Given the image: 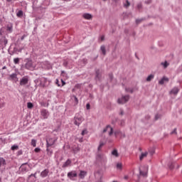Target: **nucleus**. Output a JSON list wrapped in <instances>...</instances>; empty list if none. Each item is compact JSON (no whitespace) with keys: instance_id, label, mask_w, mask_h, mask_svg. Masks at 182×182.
<instances>
[{"instance_id":"nucleus-1","label":"nucleus","mask_w":182,"mask_h":182,"mask_svg":"<svg viewBox=\"0 0 182 182\" xmlns=\"http://www.w3.org/2000/svg\"><path fill=\"white\" fill-rule=\"evenodd\" d=\"M24 68L25 69H27V70H35V68H36V64L33 63V61H32V60L26 59Z\"/></svg>"},{"instance_id":"nucleus-2","label":"nucleus","mask_w":182,"mask_h":182,"mask_svg":"<svg viewBox=\"0 0 182 182\" xmlns=\"http://www.w3.org/2000/svg\"><path fill=\"white\" fill-rule=\"evenodd\" d=\"M83 120H85L83 117L79 114H77L74 117V124H75V126H80Z\"/></svg>"},{"instance_id":"nucleus-3","label":"nucleus","mask_w":182,"mask_h":182,"mask_svg":"<svg viewBox=\"0 0 182 182\" xmlns=\"http://www.w3.org/2000/svg\"><path fill=\"white\" fill-rule=\"evenodd\" d=\"M102 69L96 68L95 69V80L96 82H100L102 80Z\"/></svg>"},{"instance_id":"nucleus-4","label":"nucleus","mask_w":182,"mask_h":182,"mask_svg":"<svg viewBox=\"0 0 182 182\" xmlns=\"http://www.w3.org/2000/svg\"><path fill=\"white\" fill-rule=\"evenodd\" d=\"M56 143V139L53 138H49L46 139V151H49V147L53 146Z\"/></svg>"},{"instance_id":"nucleus-5","label":"nucleus","mask_w":182,"mask_h":182,"mask_svg":"<svg viewBox=\"0 0 182 182\" xmlns=\"http://www.w3.org/2000/svg\"><path fill=\"white\" fill-rule=\"evenodd\" d=\"M129 99H130V96H123L122 98H119L117 100V103H119V105H124V103H127V102H129Z\"/></svg>"},{"instance_id":"nucleus-6","label":"nucleus","mask_w":182,"mask_h":182,"mask_svg":"<svg viewBox=\"0 0 182 182\" xmlns=\"http://www.w3.org/2000/svg\"><path fill=\"white\" fill-rule=\"evenodd\" d=\"M29 82V77L28 76H24L20 80V85L25 86V85H28Z\"/></svg>"},{"instance_id":"nucleus-7","label":"nucleus","mask_w":182,"mask_h":182,"mask_svg":"<svg viewBox=\"0 0 182 182\" xmlns=\"http://www.w3.org/2000/svg\"><path fill=\"white\" fill-rule=\"evenodd\" d=\"M67 176L70 180H73L75 177H77V173H76V171H71L68 173Z\"/></svg>"},{"instance_id":"nucleus-8","label":"nucleus","mask_w":182,"mask_h":182,"mask_svg":"<svg viewBox=\"0 0 182 182\" xmlns=\"http://www.w3.org/2000/svg\"><path fill=\"white\" fill-rule=\"evenodd\" d=\"M41 115L43 119H48L49 117V111L45 109H41Z\"/></svg>"},{"instance_id":"nucleus-9","label":"nucleus","mask_w":182,"mask_h":182,"mask_svg":"<svg viewBox=\"0 0 182 182\" xmlns=\"http://www.w3.org/2000/svg\"><path fill=\"white\" fill-rule=\"evenodd\" d=\"M105 159H106V156H105L104 154H100V153H97L96 155V159L97 160V161H103V160H105Z\"/></svg>"},{"instance_id":"nucleus-10","label":"nucleus","mask_w":182,"mask_h":182,"mask_svg":"<svg viewBox=\"0 0 182 182\" xmlns=\"http://www.w3.org/2000/svg\"><path fill=\"white\" fill-rule=\"evenodd\" d=\"M26 164H28V163H25V164H23L20 168L21 170V171H29V166H26Z\"/></svg>"},{"instance_id":"nucleus-11","label":"nucleus","mask_w":182,"mask_h":182,"mask_svg":"<svg viewBox=\"0 0 182 182\" xmlns=\"http://www.w3.org/2000/svg\"><path fill=\"white\" fill-rule=\"evenodd\" d=\"M10 80H14V82H18V75L16 73H12L9 75Z\"/></svg>"},{"instance_id":"nucleus-12","label":"nucleus","mask_w":182,"mask_h":182,"mask_svg":"<svg viewBox=\"0 0 182 182\" xmlns=\"http://www.w3.org/2000/svg\"><path fill=\"white\" fill-rule=\"evenodd\" d=\"M46 82H48V79L43 77L41 78L40 80V86L41 87H45L46 85Z\"/></svg>"},{"instance_id":"nucleus-13","label":"nucleus","mask_w":182,"mask_h":182,"mask_svg":"<svg viewBox=\"0 0 182 182\" xmlns=\"http://www.w3.org/2000/svg\"><path fill=\"white\" fill-rule=\"evenodd\" d=\"M180 92V90L177 87H174L171 91H170V95H177Z\"/></svg>"},{"instance_id":"nucleus-14","label":"nucleus","mask_w":182,"mask_h":182,"mask_svg":"<svg viewBox=\"0 0 182 182\" xmlns=\"http://www.w3.org/2000/svg\"><path fill=\"white\" fill-rule=\"evenodd\" d=\"M48 174H49V169H45L41 173V177L45 178V177H48Z\"/></svg>"},{"instance_id":"nucleus-15","label":"nucleus","mask_w":182,"mask_h":182,"mask_svg":"<svg viewBox=\"0 0 182 182\" xmlns=\"http://www.w3.org/2000/svg\"><path fill=\"white\" fill-rule=\"evenodd\" d=\"M43 65H44L43 68L45 69H52V64L49 63L48 61L43 62Z\"/></svg>"},{"instance_id":"nucleus-16","label":"nucleus","mask_w":182,"mask_h":182,"mask_svg":"<svg viewBox=\"0 0 182 182\" xmlns=\"http://www.w3.org/2000/svg\"><path fill=\"white\" fill-rule=\"evenodd\" d=\"M107 129H110L109 136H112V134H113V129L110 127V125H107V127L103 129V133H106V132H107Z\"/></svg>"},{"instance_id":"nucleus-17","label":"nucleus","mask_w":182,"mask_h":182,"mask_svg":"<svg viewBox=\"0 0 182 182\" xmlns=\"http://www.w3.org/2000/svg\"><path fill=\"white\" fill-rule=\"evenodd\" d=\"M87 174V173L85 171H80L78 177H80V178L83 179L85 177H86V175Z\"/></svg>"},{"instance_id":"nucleus-18","label":"nucleus","mask_w":182,"mask_h":182,"mask_svg":"<svg viewBox=\"0 0 182 182\" xmlns=\"http://www.w3.org/2000/svg\"><path fill=\"white\" fill-rule=\"evenodd\" d=\"M72 164V161L70 159H68L63 165V168H66V167L70 166Z\"/></svg>"},{"instance_id":"nucleus-19","label":"nucleus","mask_w":182,"mask_h":182,"mask_svg":"<svg viewBox=\"0 0 182 182\" xmlns=\"http://www.w3.org/2000/svg\"><path fill=\"white\" fill-rule=\"evenodd\" d=\"M4 166H6V161L3 157L0 158V167H4Z\"/></svg>"},{"instance_id":"nucleus-20","label":"nucleus","mask_w":182,"mask_h":182,"mask_svg":"<svg viewBox=\"0 0 182 182\" xmlns=\"http://www.w3.org/2000/svg\"><path fill=\"white\" fill-rule=\"evenodd\" d=\"M100 51L102 52L103 56H106V46L105 45L101 46Z\"/></svg>"},{"instance_id":"nucleus-21","label":"nucleus","mask_w":182,"mask_h":182,"mask_svg":"<svg viewBox=\"0 0 182 182\" xmlns=\"http://www.w3.org/2000/svg\"><path fill=\"white\" fill-rule=\"evenodd\" d=\"M1 45H4V46H6V45L8 44V39H6V38L3 37L1 39Z\"/></svg>"},{"instance_id":"nucleus-22","label":"nucleus","mask_w":182,"mask_h":182,"mask_svg":"<svg viewBox=\"0 0 182 182\" xmlns=\"http://www.w3.org/2000/svg\"><path fill=\"white\" fill-rule=\"evenodd\" d=\"M165 82H168V77H164L159 81V85H163Z\"/></svg>"},{"instance_id":"nucleus-23","label":"nucleus","mask_w":182,"mask_h":182,"mask_svg":"<svg viewBox=\"0 0 182 182\" xmlns=\"http://www.w3.org/2000/svg\"><path fill=\"white\" fill-rule=\"evenodd\" d=\"M147 154H149V152L141 153L139 156L140 161H142L143 159H145V157H147Z\"/></svg>"},{"instance_id":"nucleus-24","label":"nucleus","mask_w":182,"mask_h":182,"mask_svg":"<svg viewBox=\"0 0 182 182\" xmlns=\"http://www.w3.org/2000/svg\"><path fill=\"white\" fill-rule=\"evenodd\" d=\"M82 17H83L85 19H87V20L92 19V14H84L82 15Z\"/></svg>"},{"instance_id":"nucleus-25","label":"nucleus","mask_w":182,"mask_h":182,"mask_svg":"<svg viewBox=\"0 0 182 182\" xmlns=\"http://www.w3.org/2000/svg\"><path fill=\"white\" fill-rule=\"evenodd\" d=\"M103 146H105V142L100 141V145L98 146V148H97V151H102V149Z\"/></svg>"},{"instance_id":"nucleus-26","label":"nucleus","mask_w":182,"mask_h":182,"mask_svg":"<svg viewBox=\"0 0 182 182\" xmlns=\"http://www.w3.org/2000/svg\"><path fill=\"white\" fill-rule=\"evenodd\" d=\"M100 176V180L97 181L96 182H103V181H102V175L100 174V172L97 171L95 173V176L97 177Z\"/></svg>"},{"instance_id":"nucleus-27","label":"nucleus","mask_w":182,"mask_h":182,"mask_svg":"<svg viewBox=\"0 0 182 182\" xmlns=\"http://www.w3.org/2000/svg\"><path fill=\"white\" fill-rule=\"evenodd\" d=\"M161 65L164 66V69H167L168 68L170 63H168L167 61H164V63H161Z\"/></svg>"},{"instance_id":"nucleus-28","label":"nucleus","mask_w":182,"mask_h":182,"mask_svg":"<svg viewBox=\"0 0 182 182\" xmlns=\"http://www.w3.org/2000/svg\"><path fill=\"white\" fill-rule=\"evenodd\" d=\"M112 155L114 156V157H119V152L117 151V149H114L112 151Z\"/></svg>"},{"instance_id":"nucleus-29","label":"nucleus","mask_w":182,"mask_h":182,"mask_svg":"<svg viewBox=\"0 0 182 182\" xmlns=\"http://www.w3.org/2000/svg\"><path fill=\"white\" fill-rule=\"evenodd\" d=\"M152 79H154V75L151 74L146 77V82H151Z\"/></svg>"},{"instance_id":"nucleus-30","label":"nucleus","mask_w":182,"mask_h":182,"mask_svg":"<svg viewBox=\"0 0 182 182\" xmlns=\"http://www.w3.org/2000/svg\"><path fill=\"white\" fill-rule=\"evenodd\" d=\"M16 16H18V18H22V16H23V11H22V10L18 11L16 13Z\"/></svg>"},{"instance_id":"nucleus-31","label":"nucleus","mask_w":182,"mask_h":182,"mask_svg":"<svg viewBox=\"0 0 182 182\" xmlns=\"http://www.w3.org/2000/svg\"><path fill=\"white\" fill-rule=\"evenodd\" d=\"M129 6H130V1H129V0H126V2L124 3V8H126V9H127Z\"/></svg>"},{"instance_id":"nucleus-32","label":"nucleus","mask_w":182,"mask_h":182,"mask_svg":"<svg viewBox=\"0 0 182 182\" xmlns=\"http://www.w3.org/2000/svg\"><path fill=\"white\" fill-rule=\"evenodd\" d=\"M108 77L109 79V82H112L114 79L113 73H109Z\"/></svg>"},{"instance_id":"nucleus-33","label":"nucleus","mask_w":182,"mask_h":182,"mask_svg":"<svg viewBox=\"0 0 182 182\" xmlns=\"http://www.w3.org/2000/svg\"><path fill=\"white\" fill-rule=\"evenodd\" d=\"M149 153L150 156H153V154H154V153H156L154 148L149 149Z\"/></svg>"},{"instance_id":"nucleus-34","label":"nucleus","mask_w":182,"mask_h":182,"mask_svg":"<svg viewBox=\"0 0 182 182\" xmlns=\"http://www.w3.org/2000/svg\"><path fill=\"white\" fill-rule=\"evenodd\" d=\"M11 150L14 151V150H18L19 149V146L16 144H14L11 146Z\"/></svg>"},{"instance_id":"nucleus-35","label":"nucleus","mask_w":182,"mask_h":182,"mask_svg":"<svg viewBox=\"0 0 182 182\" xmlns=\"http://www.w3.org/2000/svg\"><path fill=\"white\" fill-rule=\"evenodd\" d=\"M31 146L33 147H36V140H35V139L31 140Z\"/></svg>"},{"instance_id":"nucleus-36","label":"nucleus","mask_w":182,"mask_h":182,"mask_svg":"<svg viewBox=\"0 0 182 182\" xmlns=\"http://www.w3.org/2000/svg\"><path fill=\"white\" fill-rule=\"evenodd\" d=\"M119 134H122V131L120 130H117L114 132V135L117 137V136H119Z\"/></svg>"},{"instance_id":"nucleus-37","label":"nucleus","mask_w":182,"mask_h":182,"mask_svg":"<svg viewBox=\"0 0 182 182\" xmlns=\"http://www.w3.org/2000/svg\"><path fill=\"white\" fill-rule=\"evenodd\" d=\"M139 174L140 176H143V177H146L147 176V173L145 172H143L141 170L139 169Z\"/></svg>"},{"instance_id":"nucleus-38","label":"nucleus","mask_w":182,"mask_h":182,"mask_svg":"<svg viewBox=\"0 0 182 182\" xmlns=\"http://www.w3.org/2000/svg\"><path fill=\"white\" fill-rule=\"evenodd\" d=\"M126 92H129L130 93H133L134 92V90L133 88H126Z\"/></svg>"},{"instance_id":"nucleus-39","label":"nucleus","mask_w":182,"mask_h":182,"mask_svg":"<svg viewBox=\"0 0 182 182\" xmlns=\"http://www.w3.org/2000/svg\"><path fill=\"white\" fill-rule=\"evenodd\" d=\"M27 107L28 109H32V107H33V104H32L31 102H28Z\"/></svg>"},{"instance_id":"nucleus-40","label":"nucleus","mask_w":182,"mask_h":182,"mask_svg":"<svg viewBox=\"0 0 182 182\" xmlns=\"http://www.w3.org/2000/svg\"><path fill=\"white\" fill-rule=\"evenodd\" d=\"M143 21H144V19H143V18L136 19V25H139V23H141V22H143Z\"/></svg>"},{"instance_id":"nucleus-41","label":"nucleus","mask_w":182,"mask_h":182,"mask_svg":"<svg viewBox=\"0 0 182 182\" xmlns=\"http://www.w3.org/2000/svg\"><path fill=\"white\" fill-rule=\"evenodd\" d=\"M14 63H15V65H18L19 64V58H14Z\"/></svg>"},{"instance_id":"nucleus-42","label":"nucleus","mask_w":182,"mask_h":182,"mask_svg":"<svg viewBox=\"0 0 182 182\" xmlns=\"http://www.w3.org/2000/svg\"><path fill=\"white\" fill-rule=\"evenodd\" d=\"M168 167H169L170 170H173V168H174V163H171L168 165Z\"/></svg>"},{"instance_id":"nucleus-43","label":"nucleus","mask_w":182,"mask_h":182,"mask_svg":"<svg viewBox=\"0 0 182 182\" xmlns=\"http://www.w3.org/2000/svg\"><path fill=\"white\" fill-rule=\"evenodd\" d=\"M81 134L82 136H85V134H87V129L82 130Z\"/></svg>"},{"instance_id":"nucleus-44","label":"nucleus","mask_w":182,"mask_h":182,"mask_svg":"<svg viewBox=\"0 0 182 182\" xmlns=\"http://www.w3.org/2000/svg\"><path fill=\"white\" fill-rule=\"evenodd\" d=\"M171 134H177V128H175L173 132H171Z\"/></svg>"},{"instance_id":"nucleus-45","label":"nucleus","mask_w":182,"mask_h":182,"mask_svg":"<svg viewBox=\"0 0 182 182\" xmlns=\"http://www.w3.org/2000/svg\"><path fill=\"white\" fill-rule=\"evenodd\" d=\"M137 8L139 9H141V8H143V5L141 4V3H139V4H137Z\"/></svg>"},{"instance_id":"nucleus-46","label":"nucleus","mask_w":182,"mask_h":182,"mask_svg":"<svg viewBox=\"0 0 182 182\" xmlns=\"http://www.w3.org/2000/svg\"><path fill=\"white\" fill-rule=\"evenodd\" d=\"M159 119H160V114H156L155 115V120H159Z\"/></svg>"},{"instance_id":"nucleus-47","label":"nucleus","mask_w":182,"mask_h":182,"mask_svg":"<svg viewBox=\"0 0 182 182\" xmlns=\"http://www.w3.org/2000/svg\"><path fill=\"white\" fill-rule=\"evenodd\" d=\"M35 177V178H36V173H31L28 177H29V178H31V177Z\"/></svg>"},{"instance_id":"nucleus-48","label":"nucleus","mask_w":182,"mask_h":182,"mask_svg":"<svg viewBox=\"0 0 182 182\" xmlns=\"http://www.w3.org/2000/svg\"><path fill=\"white\" fill-rule=\"evenodd\" d=\"M86 109H87V110H90V104L87 103L86 105Z\"/></svg>"},{"instance_id":"nucleus-49","label":"nucleus","mask_w":182,"mask_h":182,"mask_svg":"<svg viewBox=\"0 0 182 182\" xmlns=\"http://www.w3.org/2000/svg\"><path fill=\"white\" fill-rule=\"evenodd\" d=\"M117 168H119L121 170V168H122V164H117Z\"/></svg>"},{"instance_id":"nucleus-50","label":"nucleus","mask_w":182,"mask_h":182,"mask_svg":"<svg viewBox=\"0 0 182 182\" xmlns=\"http://www.w3.org/2000/svg\"><path fill=\"white\" fill-rule=\"evenodd\" d=\"M34 151H35L36 153H39V151H41V149H39V148H36V149H34Z\"/></svg>"},{"instance_id":"nucleus-51","label":"nucleus","mask_w":182,"mask_h":182,"mask_svg":"<svg viewBox=\"0 0 182 182\" xmlns=\"http://www.w3.org/2000/svg\"><path fill=\"white\" fill-rule=\"evenodd\" d=\"M48 154H49V156H52V154H53V152L52 151H50V149H49V151H47Z\"/></svg>"},{"instance_id":"nucleus-52","label":"nucleus","mask_w":182,"mask_h":182,"mask_svg":"<svg viewBox=\"0 0 182 182\" xmlns=\"http://www.w3.org/2000/svg\"><path fill=\"white\" fill-rule=\"evenodd\" d=\"M145 4H146L147 5L151 4V0L145 1Z\"/></svg>"},{"instance_id":"nucleus-53","label":"nucleus","mask_w":182,"mask_h":182,"mask_svg":"<svg viewBox=\"0 0 182 182\" xmlns=\"http://www.w3.org/2000/svg\"><path fill=\"white\" fill-rule=\"evenodd\" d=\"M120 137H126V134H124V133H123V132H122V134H119V135Z\"/></svg>"},{"instance_id":"nucleus-54","label":"nucleus","mask_w":182,"mask_h":182,"mask_svg":"<svg viewBox=\"0 0 182 182\" xmlns=\"http://www.w3.org/2000/svg\"><path fill=\"white\" fill-rule=\"evenodd\" d=\"M119 114H120L121 116H123V114H124V112L123 111V109H120Z\"/></svg>"},{"instance_id":"nucleus-55","label":"nucleus","mask_w":182,"mask_h":182,"mask_svg":"<svg viewBox=\"0 0 182 182\" xmlns=\"http://www.w3.org/2000/svg\"><path fill=\"white\" fill-rule=\"evenodd\" d=\"M7 31H9V32H12V27L8 26L7 27Z\"/></svg>"},{"instance_id":"nucleus-56","label":"nucleus","mask_w":182,"mask_h":182,"mask_svg":"<svg viewBox=\"0 0 182 182\" xmlns=\"http://www.w3.org/2000/svg\"><path fill=\"white\" fill-rule=\"evenodd\" d=\"M55 83H56V85H58V86L59 87H60L61 85L59 84V80H56Z\"/></svg>"},{"instance_id":"nucleus-57","label":"nucleus","mask_w":182,"mask_h":182,"mask_svg":"<svg viewBox=\"0 0 182 182\" xmlns=\"http://www.w3.org/2000/svg\"><path fill=\"white\" fill-rule=\"evenodd\" d=\"M61 82H62L61 86H65V85H66V82H65V81H63V80H62V79H61Z\"/></svg>"},{"instance_id":"nucleus-58","label":"nucleus","mask_w":182,"mask_h":182,"mask_svg":"<svg viewBox=\"0 0 182 182\" xmlns=\"http://www.w3.org/2000/svg\"><path fill=\"white\" fill-rule=\"evenodd\" d=\"M120 125H121V126H124V120H122V121H121Z\"/></svg>"},{"instance_id":"nucleus-59","label":"nucleus","mask_w":182,"mask_h":182,"mask_svg":"<svg viewBox=\"0 0 182 182\" xmlns=\"http://www.w3.org/2000/svg\"><path fill=\"white\" fill-rule=\"evenodd\" d=\"M61 75H63V76H65V75H66V73L65 71H62Z\"/></svg>"},{"instance_id":"nucleus-60","label":"nucleus","mask_w":182,"mask_h":182,"mask_svg":"<svg viewBox=\"0 0 182 182\" xmlns=\"http://www.w3.org/2000/svg\"><path fill=\"white\" fill-rule=\"evenodd\" d=\"M74 99H75V102H76V103H77V102H79V101L77 100V97H75Z\"/></svg>"},{"instance_id":"nucleus-61","label":"nucleus","mask_w":182,"mask_h":182,"mask_svg":"<svg viewBox=\"0 0 182 182\" xmlns=\"http://www.w3.org/2000/svg\"><path fill=\"white\" fill-rule=\"evenodd\" d=\"M63 65H64V66H68V62H64V63H63Z\"/></svg>"},{"instance_id":"nucleus-62","label":"nucleus","mask_w":182,"mask_h":182,"mask_svg":"<svg viewBox=\"0 0 182 182\" xmlns=\"http://www.w3.org/2000/svg\"><path fill=\"white\" fill-rule=\"evenodd\" d=\"M25 36H26L25 35L23 36H21V41H23V39H25Z\"/></svg>"},{"instance_id":"nucleus-63","label":"nucleus","mask_w":182,"mask_h":182,"mask_svg":"<svg viewBox=\"0 0 182 182\" xmlns=\"http://www.w3.org/2000/svg\"><path fill=\"white\" fill-rule=\"evenodd\" d=\"M124 180H127V179L129 178V176H125L124 177Z\"/></svg>"},{"instance_id":"nucleus-64","label":"nucleus","mask_w":182,"mask_h":182,"mask_svg":"<svg viewBox=\"0 0 182 182\" xmlns=\"http://www.w3.org/2000/svg\"><path fill=\"white\" fill-rule=\"evenodd\" d=\"M18 154H22V151H18Z\"/></svg>"}]
</instances>
